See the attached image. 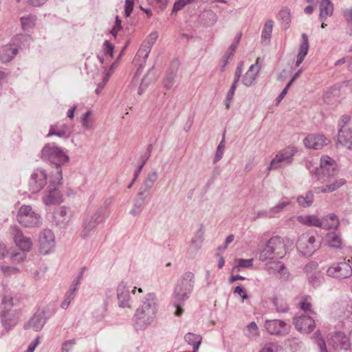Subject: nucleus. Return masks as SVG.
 <instances>
[{
  "label": "nucleus",
  "mask_w": 352,
  "mask_h": 352,
  "mask_svg": "<svg viewBox=\"0 0 352 352\" xmlns=\"http://www.w3.org/2000/svg\"><path fill=\"white\" fill-rule=\"evenodd\" d=\"M204 239V230L201 226L191 239V246L197 251L201 246Z\"/></svg>",
  "instance_id": "nucleus-39"
},
{
  "label": "nucleus",
  "mask_w": 352,
  "mask_h": 352,
  "mask_svg": "<svg viewBox=\"0 0 352 352\" xmlns=\"http://www.w3.org/2000/svg\"><path fill=\"white\" fill-rule=\"evenodd\" d=\"M40 251L43 254L50 253L55 247V236L50 229H44L39 235Z\"/></svg>",
  "instance_id": "nucleus-15"
},
{
  "label": "nucleus",
  "mask_w": 352,
  "mask_h": 352,
  "mask_svg": "<svg viewBox=\"0 0 352 352\" xmlns=\"http://www.w3.org/2000/svg\"><path fill=\"white\" fill-rule=\"evenodd\" d=\"M273 25L274 22L271 19L267 20L265 22L261 34V40L263 42H265V41L270 38L273 29Z\"/></svg>",
  "instance_id": "nucleus-46"
},
{
  "label": "nucleus",
  "mask_w": 352,
  "mask_h": 352,
  "mask_svg": "<svg viewBox=\"0 0 352 352\" xmlns=\"http://www.w3.org/2000/svg\"><path fill=\"white\" fill-rule=\"evenodd\" d=\"M319 7V19H327L331 16L334 11L332 0H316Z\"/></svg>",
  "instance_id": "nucleus-26"
},
{
  "label": "nucleus",
  "mask_w": 352,
  "mask_h": 352,
  "mask_svg": "<svg viewBox=\"0 0 352 352\" xmlns=\"http://www.w3.org/2000/svg\"><path fill=\"white\" fill-rule=\"evenodd\" d=\"M327 275L336 279H345L352 276V267L346 262H340L330 266Z\"/></svg>",
  "instance_id": "nucleus-10"
},
{
  "label": "nucleus",
  "mask_w": 352,
  "mask_h": 352,
  "mask_svg": "<svg viewBox=\"0 0 352 352\" xmlns=\"http://www.w3.org/2000/svg\"><path fill=\"white\" fill-rule=\"evenodd\" d=\"M262 218H273L270 213V209L268 210H261L257 211L255 217L252 218V221H256L257 219Z\"/></svg>",
  "instance_id": "nucleus-59"
},
{
  "label": "nucleus",
  "mask_w": 352,
  "mask_h": 352,
  "mask_svg": "<svg viewBox=\"0 0 352 352\" xmlns=\"http://www.w3.org/2000/svg\"><path fill=\"white\" fill-rule=\"evenodd\" d=\"M97 226L96 224L85 218L82 222V228L80 234V237L85 240L91 238L94 235Z\"/></svg>",
  "instance_id": "nucleus-31"
},
{
  "label": "nucleus",
  "mask_w": 352,
  "mask_h": 352,
  "mask_svg": "<svg viewBox=\"0 0 352 352\" xmlns=\"http://www.w3.org/2000/svg\"><path fill=\"white\" fill-rule=\"evenodd\" d=\"M225 148V136L223 135V138L221 141L219 142L217 146L216 153L214 157V163H217L219 160H221L223 157V151Z\"/></svg>",
  "instance_id": "nucleus-53"
},
{
  "label": "nucleus",
  "mask_w": 352,
  "mask_h": 352,
  "mask_svg": "<svg viewBox=\"0 0 352 352\" xmlns=\"http://www.w3.org/2000/svg\"><path fill=\"white\" fill-rule=\"evenodd\" d=\"M92 112L87 111L81 118V124L82 127L86 130H89L93 127L94 120L91 119Z\"/></svg>",
  "instance_id": "nucleus-47"
},
{
  "label": "nucleus",
  "mask_w": 352,
  "mask_h": 352,
  "mask_svg": "<svg viewBox=\"0 0 352 352\" xmlns=\"http://www.w3.org/2000/svg\"><path fill=\"white\" fill-rule=\"evenodd\" d=\"M261 58L258 57L256 58V63L252 65L249 69L247 71L244 76L242 79L243 84L246 87H250L254 81L255 80L260 69H261V64H260Z\"/></svg>",
  "instance_id": "nucleus-25"
},
{
  "label": "nucleus",
  "mask_w": 352,
  "mask_h": 352,
  "mask_svg": "<svg viewBox=\"0 0 352 352\" xmlns=\"http://www.w3.org/2000/svg\"><path fill=\"white\" fill-rule=\"evenodd\" d=\"M264 327L272 335L286 336L290 330V325L281 320H267Z\"/></svg>",
  "instance_id": "nucleus-14"
},
{
  "label": "nucleus",
  "mask_w": 352,
  "mask_h": 352,
  "mask_svg": "<svg viewBox=\"0 0 352 352\" xmlns=\"http://www.w3.org/2000/svg\"><path fill=\"white\" fill-rule=\"evenodd\" d=\"M185 341L192 346L194 352H197L201 344L202 337L193 333H188L184 336Z\"/></svg>",
  "instance_id": "nucleus-36"
},
{
  "label": "nucleus",
  "mask_w": 352,
  "mask_h": 352,
  "mask_svg": "<svg viewBox=\"0 0 352 352\" xmlns=\"http://www.w3.org/2000/svg\"><path fill=\"white\" fill-rule=\"evenodd\" d=\"M148 3L153 7L160 9L164 10L166 7L168 0H146Z\"/></svg>",
  "instance_id": "nucleus-58"
},
{
  "label": "nucleus",
  "mask_w": 352,
  "mask_h": 352,
  "mask_svg": "<svg viewBox=\"0 0 352 352\" xmlns=\"http://www.w3.org/2000/svg\"><path fill=\"white\" fill-rule=\"evenodd\" d=\"M70 135L69 128L66 124L60 126H51L47 136L56 135L60 138H68Z\"/></svg>",
  "instance_id": "nucleus-34"
},
{
  "label": "nucleus",
  "mask_w": 352,
  "mask_h": 352,
  "mask_svg": "<svg viewBox=\"0 0 352 352\" xmlns=\"http://www.w3.org/2000/svg\"><path fill=\"white\" fill-rule=\"evenodd\" d=\"M157 37L158 34L157 32H151L148 36V37L144 40L140 48L138 51L137 54L135 56V59L142 58V63L140 64L139 68L138 69V72H140L141 69L144 67L146 59L151 52V47L154 43L156 41Z\"/></svg>",
  "instance_id": "nucleus-12"
},
{
  "label": "nucleus",
  "mask_w": 352,
  "mask_h": 352,
  "mask_svg": "<svg viewBox=\"0 0 352 352\" xmlns=\"http://www.w3.org/2000/svg\"><path fill=\"white\" fill-rule=\"evenodd\" d=\"M303 142L307 148L320 150L327 145L329 140L322 134H309L304 139Z\"/></svg>",
  "instance_id": "nucleus-20"
},
{
  "label": "nucleus",
  "mask_w": 352,
  "mask_h": 352,
  "mask_svg": "<svg viewBox=\"0 0 352 352\" xmlns=\"http://www.w3.org/2000/svg\"><path fill=\"white\" fill-rule=\"evenodd\" d=\"M158 310V300L154 293L147 294L133 317L135 329L142 330L150 326L155 320Z\"/></svg>",
  "instance_id": "nucleus-2"
},
{
  "label": "nucleus",
  "mask_w": 352,
  "mask_h": 352,
  "mask_svg": "<svg viewBox=\"0 0 352 352\" xmlns=\"http://www.w3.org/2000/svg\"><path fill=\"white\" fill-rule=\"evenodd\" d=\"M234 263L235 265L232 268V271L239 272L240 271L241 268L251 267L253 265V259L239 258L236 259Z\"/></svg>",
  "instance_id": "nucleus-45"
},
{
  "label": "nucleus",
  "mask_w": 352,
  "mask_h": 352,
  "mask_svg": "<svg viewBox=\"0 0 352 352\" xmlns=\"http://www.w3.org/2000/svg\"><path fill=\"white\" fill-rule=\"evenodd\" d=\"M72 219L70 208L61 206L56 208L53 212L54 223L60 228H65Z\"/></svg>",
  "instance_id": "nucleus-16"
},
{
  "label": "nucleus",
  "mask_w": 352,
  "mask_h": 352,
  "mask_svg": "<svg viewBox=\"0 0 352 352\" xmlns=\"http://www.w3.org/2000/svg\"><path fill=\"white\" fill-rule=\"evenodd\" d=\"M302 41L300 45L298 54L297 55V60L296 62V66L298 67L303 61L305 57L307 54L309 49V40L308 36L305 33L302 34Z\"/></svg>",
  "instance_id": "nucleus-32"
},
{
  "label": "nucleus",
  "mask_w": 352,
  "mask_h": 352,
  "mask_svg": "<svg viewBox=\"0 0 352 352\" xmlns=\"http://www.w3.org/2000/svg\"><path fill=\"white\" fill-rule=\"evenodd\" d=\"M328 343L336 351H346L351 346L349 338L344 333L340 331L335 332L332 334L328 340Z\"/></svg>",
  "instance_id": "nucleus-18"
},
{
  "label": "nucleus",
  "mask_w": 352,
  "mask_h": 352,
  "mask_svg": "<svg viewBox=\"0 0 352 352\" xmlns=\"http://www.w3.org/2000/svg\"><path fill=\"white\" fill-rule=\"evenodd\" d=\"M346 182V180L343 178L337 179L335 182L323 186L320 189V192L323 193L333 192L336 190L338 188L344 185Z\"/></svg>",
  "instance_id": "nucleus-43"
},
{
  "label": "nucleus",
  "mask_w": 352,
  "mask_h": 352,
  "mask_svg": "<svg viewBox=\"0 0 352 352\" xmlns=\"http://www.w3.org/2000/svg\"><path fill=\"white\" fill-rule=\"evenodd\" d=\"M320 243L316 240L315 235L311 232L302 234L296 243L298 250L305 256H311L320 248Z\"/></svg>",
  "instance_id": "nucleus-8"
},
{
  "label": "nucleus",
  "mask_w": 352,
  "mask_h": 352,
  "mask_svg": "<svg viewBox=\"0 0 352 352\" xmlns=\"http://www.w3.org/2000/svg\"><path fill=\"white\" fill-rule=\"evenodd\" d=\"M31 40L30 35L17 34L14 36L11 43L0 47V61L3 63L11 61L19 50L28 46Z\"/></svg>",
  "instance_id": "nucleus-4"
},
{
  "label": "nucleus",
  "mask_w": 352,
  "mask_h": 352,
  "mask_svg": "<svg viewBox=\"0 0 352 352\" xmlns=\"http://www.w3.org/2000/svg\"><path fill=\"white\" fill-rule=\"evenodd\" d=\"M277 19L282 23L287 29L291 23V11L287 8H283L278 12Z\"/></svg>",
  "instance_id": "nucleus-40"
},
{
  "label": "nucleus",
  "mask_w": 352,
  "mask_h": 352,
  "mask_svg": "<svg viewBox=\"0 0 352 352\" xmlns=\"http://www.w3.org/2000/svg\"><path fill=\"white\" fill-rule=\"evenodd\" d=\"M343 14L347 21L346 32L352 36V8L344 10Z\"/></svg>",
  "instance_id": "nucleus-51"
},
{
  "label": "nucleus",
  "mask_w": 352,
  "mask_h": 352,
  "mask_svg": "<svg viewBox=\"0 0 352 352\" xmlns=\"http://www.w3.org/2000/svg\"><path fill=\"white\" fill-rule=\"evenodd\" d=\"M11 230L16 246L23 252H29L32 246V239L25 236L17 227L11 228Z\"/></svg>",
  "instance_id": "nucleus-19"
},
{
  "label": "nucleus",
  "mask_w": 352,
  "mask_h": 352,
  "mask_svg": "<svg viewBox=\"0 0 352 352\" xmlns=\"http://www.w3.org/2000/svg\"><path fill=\"white\" fill-rule=\"evenodd\" d=\"M87 268L85 267H82L80 268L78 276L73 280L72 285L70 286L69 290L77 292L78 289V287L80 284L81 280H82L83 275Z\"/></svg>",
  "instance_id": "nucleus-48"
},
{
  "label": "nucleus",
  "mask_w": 352,
  "mask_h": 352,
  "mask_svg": "<svg viewBox=\"0 0 352 352\" xmlns=\"http://www.w3.org/2000/svg\"><path fill=\"white\" fill-rule=\"evenodd\" d=\"M111 198L107 199L103 205L99 207L89 217H87L90 221L98 226L104 221L105 219L109 216L107 208L111 204Z\"/></svg>",
  "instance_id": "nucleus-21"
},
{
  "label": "nucleus",
  "mask_w": 352,
  "mask_h": 352,
  "mask_svg": "<svg viewBox=\"0 0 352 352\" xmlns=\"http://www.w3.org/2000/svg\"><path fill=\"white\" fill-rule=\"evenodd\" d=\"M314 201V193L312 190L307 191L305 195L296 197L298 204L302 208L310 207Z\"/></svg>",
  "instance_id": "nucleus-35"
},
{
  "label": "nucleus",
  "mask_w": 352,
  "mask_h": 352,
  "mask_svg": "<svg viewBox=\"0 0 352 352\" xmlns=\"http://www.w3.org/2000/svg\"><path fill=\"white\" fill-rule=\"evenodd\" d=\"M293 324L298 331L305 334L310 333L316 327L315 320L305 314L296 315L293 318Z\"/></svg>",
  "instance_id": "nucleus-11"
},
{
  "label": "nucleus",
  "mask_w": 352,
  "mask_h": 352,
  "mask_svg": "<svg viewBox=\"0 0 352 352\" xmlns=\"http://www.w3.org/2000/svg\"><path fill=\"white\" fill-rule=\"evenodd\" d=\"M157 179V173L156 171L149 173L145 178L139 192H142L148 195V191L152 188Z\"/></svg>",
  "instance_id": "nucleus-33"
},
{
  "label": "nucleus",
  "mask_w": 352,
  "mask_h": 352,
  "mask_svg": "<svg viewBox=\"0 0 352 352\" xmlns=\"http://www.w3.org/2000/svg\"><path fill=\"white\" fill-rule=\"evenodd\" d=\"M294 153V150L290 148H286L280 151L272 160L267 168V170H276L290 164L293 160Z\"/></svg>",
  "instance_id": "nucleus-9"
},
{
  "label": "nucleus",
  "mask_w": 352,
  "mask_h": 352,
  "mask_svg": "<svg viewBox=\"0 0 352 352\" xmlns=\"http://www.w3.org/2000/svg\"><path fill=\"white\" fill-rule=\"evenodd\" d=\"M2 273L6 276H9L12 274H16L19 272V269L16 267H10L7 265H1L0 267Z\"/></svg>",
  "instance_id": "nucleus-57"
},
{
  "label": "nucleus",
  "mask_w": 352,
  "mask_h": 352,
  "mask_svg": "<svg viewBox=\"0 0 352 352\" xmlns=\"http://www.w3.org/2000/svg\"><path fill=\"white\" fill-rule=\"evenodd\" d=\"M314 339L315 340V342L320 349V352H329L327 349L326 343L322 338L319 331H317L314 333Z\"/></svg>",
  "instance_id": "nucleus-49"
},
{
  "label": "nucleus",
  "mask_w": 352,
  "mask_h": 352,
  "mask_svg": "<svg viewBox=\"0 0 352 352\" xmlns=\"http://www.w3.org/2000/svg\"><path fill=\"white\" fill-rule=\"evenodd\" d=\"M352 140V131L349 129H339L338 134V144L346 146Z\"/></svg>",
  "instance_id": "nucleus-37"
},
{
  "label": "nucleus",
  "mask_w": 352,
  "mask_h": 352,
  "mask_svg": "<svg viewBox=\"0 0 352 352\" xmlns=\"http://www.w3.org/2000/svg\"><path fill=\"white\" fill-rule=\"evenodd\" d=\"M290 201L283 200L279 201L274 206L270 208V213L272 217H276L279 214L282 213L287 206H290Z\"/></svg>",
  "instance_id": "nucleus-42"
},
{
  "label": "nucleus",
  "mask_w": 352,
  "mask_h": 352,
  "mask_svg": "<svg viewBox=\"0 0 352 352\" xmlns=\"http://www.w3.org/2000/svg\"><path fill=\"white\" fill-rule=\"evenodd\" d=\"M47 322L45 313L43 311H36L30 318L28 323L25 324L24 328L32 327L35 331H40Z\"/></svg>",
  "instance_id": "nucleus-24"
},
{
  "label": "nucleus",
  "mask_w": 352,
  "mask_h": 352,
  "mask_svg": "<svg viewBox=\"0 0 352 352\" xmlns=\"http://www.w3.org/2000/svg\"><path fill=\"white\" fill-rule=\"evenodd\" d=\"M103 50L104 51L105 54L109 55L111 57H113L114 47L109 41H105L104 42Z\"/></svg>",
  "instance_id": "nucleus-63"
},
{
  "label": "nucleus",
  "mask_w": 352,
  "mask_h": 352,
  "mask_svg": "<svg viewBox=\"0 0 352 352\" xmlns=\"http://www.w3.org/2000/svg\"><path fill=\"white\" fill-rule=\"evenodd\" d=\"M193 0H177L174 3L172 12L176 13L178 11L181 10L188 4L192 3Z\"/></svg>",
  "instance_id": "nucleus-55"
},
{
  "label": "nucleus",
  "mask_w": 352,
  "mask_h": 352,
  "mask_svg": "<svg viewBox=\"0 0 352 352\" xmlns=\"http://www.w3.org/2000/svg\"><path fill=\"white\" fill-rule=\"evenodd\" d=\"M285 254V245L283 239L278 236H272L260 250L259 261L263 262L268 259L281 258Z\"/></svg>",
  "instance_id": "nucleus-5"
},
{
  "label": "nucleus",
  "mask_w": 352,
  "mask_h": 352,
  "mask_svg": "<svg viewBox=\"0 0 352 352\" xmlns=\"http://www.w3.org/2000/svg\"><path fill=\"white\" fill-rule=\"evenodd\" d=\"M339 226V219L334 213L328 214L322 219V228L323 229L336 230Z\"/></svg>",
  "instance_id": "nucleus-28"
},
{
  "label": "nucleus",
  "mask_w": 352,
  "mask_h": 352,
  "mask_svg": "<svg viewBox=\"0 0 352 352\" xmlns=\"http://www.w3.org/2000/svg\"><path fill=\"white\" fill-rule=\"evenodd\" d=\"M325 241L327 245L332 248H342V239L340 233L336 232H328L325 236Z\"/></svg>",
  "instance_id": "nucleus-30"
},
{
  "label": "nucleus",
  "mask_w": 352,
  "mask_h": 352,
  "mask_svg": "<svg viewBox=\"0 0 352 352\" xmlns=\"http://www.w3.org/2000/svg\"><path fill=\"white\" fill-rule=\"evenodd\" d=\"M76 293L71 290H68L65 294V299L61 302L60 307L63 309H67L71 302L75 298Z\"/></svg>",
  "instance_id": "nucleus-52"
},
{
  "label": "nucleus",
  "mask_w": 352,
  "mask_h": 352,
  "mask_svg": "<svg viewBox=\"0 0 352 352\" xmlns=\"http://www.w3.org/2000/svg\"><path fill=\"white\" fill-rule=\"evenodd\" d=\"M244 334L250 339H255L258 336V329L254 322L249 323L244 329Z\"/></svg>",
  "instance_id": "nucleus-44"
},
{
  "label": "nucleus",
  "mask_w": 352,
  "mask_h": 352,
  "mask_svg": "<svg viewBox=\"0 0 352 352\" xmlns=\"http://www.w3.org/2000/svg\"><path fill=\"white\" fill-rule=\"evenodd\" d=\"M265 270L270 275L279 274L280 277L287 280L289 278V272H287L285 265L280 261H271L265 265Z\"/></svg>",
  "instance_id": "nucleus-22"
},
{
  "label": "nucleus",
  "mask_w": 352,
  "mask_h": 352,
  "mask_svg": "<svg viewBox=\"0 0 352 352\" xmlns=\"http://www.w3.org/2000/svg\"><path fill=\"white\" fill-rule=\"evenodd\" d=\"M273 305L278 313H287L289 310V307L286 300L280 296L274 298Z\"/></svg>",
  "instance_id": "nucleus-38"
},
{
  "label": "nucleus",
  "mask_w": 352,
  "mask_h": 352,
  "mask_svg": "<svg viewBox=\"0 0 352 352\" xmlns=\"http://www.w3.org/2000/svg\"><path fill=\"white\" fill-rule=\"evenodd\" d=\"M134 0H125L124 15L129 17L133 10Z\"/></svg>",
  "instance_id": "nucleus-62"
},
{
  "label": "nucleus",
  "mask_w": 352,
  "mask_h": 352,
  "mask_svg": "<svg viewBox=\"0 0 352 352\" xmlns=\"http://www.w3.org/2000/svg\"><path fill=\"white\" fill-rule=\"evenodd\" d=\"M299 307L305 311H309L311 314L314 313L311 310V297L309 296H305L301 298L299 302Z\"/></svg>",
  "instance_id": "nucleus-50"
},
{
  "label": "nucleus",
  "mask_w": 352,
  "mask_h": 352,
  "mask_svg": "<svg viewBox=\"0 0 352 352\" xmlns=\"http://www.w3.org/2000/svg\"><path fill=\"white\" fill-rule=\"evenodd\" d=\"M280 346L277 344L271 342L266 344L260 352H278Z\"/></svg>",
  "instance_id": "nucleus-61"
},
{
  "label": "nucleus",
  "mask_w": 352,
  "mask_h": 352,
  "mask_svg": "<svg viewBox=\"0 0 352 352\" xmlns=\"http://www.w3.org/2000/svg\"><path fill=\"white\" fill-rule=\"evenodd\" d=\"M21 312L16 309L6 308V310H3L1 312V322L3 326L9 330L12 327L15 326L19 319Z\"/></svg>",
  "instance_id": "nucleus-17"
},
{
  "label": "nucleus",
  "mask_w": 352,
  "mask_h": 352,
  "mask_svg": "<svg viewBox=\"0 0 352 352\" xmlns=\"http://www.w3.org/2000/svg\"><path fill=\"white\" fill-rule=\"evenodd\" d=\"M236 85L237 84L232 82V85L227 94L226 99L227 109H229V107H230V103L233 98V96H234L236 88Z\"/></svg>",
  "instance_id": "nucleus-60"
},
{
  "label": "nucleus",
  "mask_w": 352,
  "mask_h": 352,
  "mask_svg": "<svg viewBox=\"0 0 352 352\" xmlns=\"http://www.w3.org/2000/svg\"><path fill=\"white\" fill-rule=\"evenodd\" d=\"M297 220L304 226L322 228V219L316 214L300 215L297 217Z\"/></svg>",
  "instance_id": "nucleus-29"
},
{
  "label": "nucleus",
  "mask_w": 352,
  "mask_h": 352,
  "mask_svg": "<svg viewBox=\"0 0 352 352\" xmlns=\"http://www.w3.org/2000/svg\"><path fill=\"white\" fill-rule=\"evenodd\" d=\"M41 158L54 165L56 169L53 179L50 181V184L44 192L42 200L46 206L59 204L62 197L58 189V186L61 184L63 179L61 166L69 162V157L60 147L57 146L54 143H49L43 146L41 151Z\"/></svg>",
  "instance_id": "nucleus-1"
},
{
  "label": "nucleus",
  "mask_w": 352,
  "mask_h": 352,
  "mask_svg": "<svg viewBox=\"0 0 352 352\" xmlns=\"http://www.w3.org/2000/svg\"><path fill=\"white\" fill-rule=\"evenodd\" d=\"M175 77V73L174 72H171L170 74H168L164 80V87L166 89H170L173 87L174 84V78Z\"/></svg>",
  "instance_id": "nucleus-56"
},
{
  "label": "nucleus",
  "mask_w": 352,
  "mask_h": 352,
  "mask_svg": "<svg viewBox=\"0 0 352 352\" xmlns=\"http://www.w3.org/2000/svg\"><path fill=\"white\" fill-rule=\"evenodd\" d=\"M18 222L26 228L40 227L43 223V218L38 213L32 210L30 206H21L16 214Z\"/></svg>",
  "instance_id": "nucleus-6"
},
{
  "label": "nucleus",
  "mask_w": 352,
  "mask_h": 352,
  "mask_svg": "<svg viewBox=\"0 0 352 352\" xmlns=\"http://www.w3.org/2000/svg\"><path fill=\"white\" fill-rule=\"evenodd\" d=\"M117 298L119 307L122 308L130 307V292L125 283L121 282L117 287Z\"/></svg>",
  "instance_id": "nucleus-23"
},
{
  "label": "nucleus",
  "mask_w": 352,
  "mask_h": 352,
  "mask_svg": "<svg viewBox=\"0 0 352 352\" xmlns=\"http://www.w3.org/2000/svg\"><path fill=\"white\" fill-rule=\"evenodd\" d=\"M194 283L195 276L190 272L184 273L178 280L173 296V305L175 308V316H180L183 314L182 307L192 292Z\"/></svg>",
  "instance_id": "nucleus-3"
},
{
  "label": "nucleus",
  "mask_w": 352,
  "mask_h": 352,
  "mask_svg": "<svg viewBox=\"0 0 352 352\" xmlns=\"http://www.w3.org/2000/svg\"><path fill=\"white\" fill-rule=\"evenodd\" d=\"M47 173L43 168H37L32 173L29 180V189L32 193L41 191L47 184Z\"/></svg>",
  "instance_id": "nucleus-13"
},
{
  "label": "nucleus",
  "mask_w": 352,
  "mask_h": 352,
  "mask_svg": "<svg viewBox=\"0 0 352 352\" xmlns=\"http://www.w3.org/2000/svg\"><path fill=\"white\" fill-rule=\"evenodd\" d=\"M147 195L144 194L142 192H138L136 197L133 199V206L129 213L133 216H138L143 211L146 206V199Z\"/></svg>",
  "instance_id": "nucleus-27"
},
{
  "label": "nucleus",
  "mask_w": 352,
  "mask_h": 352,
  "mask_svg": "<svg viewBox=\"0 0 352 352\" xmlns=\"http://www.w3.org/2000/svg\"><path fill=\"white\" fill-rule=\"evenodd\" d=\"M337 163L333 159L327 155H324L320 158V166L310 170V173L316 175L318 179L324 182L327 181V179H329L337 174Z\"/></svg>",
  "instance_id": "nucleus-7"
},
{
  "label": "nucleus",
  "mask_w": 352,
  "mask_h": 352,
  "mask_svg": "<svg viewBox=\"0 0 352 352\" xmlns=\"http://www.w3.org/2000/svg\"><path fill=\"white\" fill-rule=\"evenodd\" d=\"M36 17L34 15L28 14L20 19L21 28L23 30H29L35 25Z\"/></svg>",
  "instance_id": "nucleus-41"
},
{
  "label": "nucleus",
  "mask_w": 352,
  "mask_h": 352,
  "mask_svg": "<svg viewBox=\"0 0 352 352\" xmlns=\"http://www.w3.org/2000/svg\"><path fill=\"white\" fill-rule=\"evenodd\" d=\"M243 63L241 62L238 64V66L236 69V71L234 73V80H233V82H234L236 84L238 83V82L241 76L242 72H243Z\"/></svg>",
  "instance_id": "nucleus-64"
},
{
  "label": "nucleus",
  "mask_w": 352,
  "mask_h": 352,
  "mask_svg": "<svg viewBox=\"0 0 352 352\" xmlns=\"http://www.w3.org/2000/svg\"><path fill=\"white\" fill-rule=\"evenodd\" d=\"M26 252H10V259L13 263H20L25 260L26 258Z\"/></svg>",
  "instance_id": "nucleus-54"
}]
</instances>
